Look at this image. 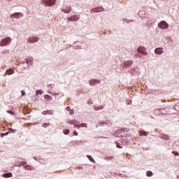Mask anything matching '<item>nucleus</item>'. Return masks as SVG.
I'll return each mask as SVG.
<instances>
[{
	"instance_id": "obj_18",
	"label": "nucleus",
	"mask_w": 179,
	"mask_h": 179,
	"mask_svg": "<svg viewBox=\"0 0 179 179\" xmlns=\"http://www.w3.org/2000/svg\"><path fill=\"white\" fill-rule=\"evenodd\" d=\"M6 75H13V73H15V71L12 69H8L6 72Z\"/></svg>"
},
{
	"instance_id": "obj_2",
	"label": "nucleus",
	"mask_w": 179,
	"mask_h": 179,
	"mask_svg": "<svg viewBox=\"0 0 179 179\" xmlns=\"http://www.w3.org/2000/svg\"><path fill=\"white\" fill-rule=\"evenodd\" d=\"M56 0H42L41 3L44 6H54Z\"/></svg>"
},
{
	"instance_id": "obj_25",
	"label": "nucleus",
	"mask_w": 179,
	"mask_h": 179,
	"mask_svg": "<svg viewBox=\"0 0 179 179\" xmlns=\"http://www.w3.org/2000/svg\"><path fill=\"white\" fill-rule=\"evenodd\" d=\"M104 124L108 125V127H111V125H112L111 122H110V121L103 122V125Z\"/></svg>"
},
{
	"instance_id": "obj_13",
	"label": "nucleus",
	"mask_w": 179,
	"mask_h": 179,
	"mask_svg": "<svg viewBox=\"0 0 179 179\" xmlns=\"http://www.w3.org/2000/svg\"><path fill=\"white\" fill-rule=\"evenodd\" d=\"M122 131H124V129H118L117 131L114 134V136H116V138H122V134H122Z\"/></svg>"
},
{
	"instance_id": "obj_42",
	"label": "nucleus",
	"mask_w": 179,
	"mask_h": 179,
	"mask_svg": "<svg viewBox=\"0 0 179 179\" xmlns=\"http://www.w3.org/2000/svg\"><path fill=\"white\" fill-rule=\"evenodd\" d=\"M9 131H14V132H16V130H13V129H12V128H10Z\"/></svg>"
},
{
	"instance_id": "obj_9",
	"label": "nucleus",
	"mask_w": 179,
	"mask_h": 179,
	"mask_svg": "<svg viewBox=\"0 0 179 179\" xmlns=\"http://www.w3.org/2000/svg\"><path fill=\"white\" fill-rule=\"evenodd\" d=\"M39 40H40V38H38V37L31 36L27 38V42L28 43H37V41H38Z\"/></svg>"
},
{
	"instance_id": "obj_16",
	"label": "nucleus",
	"mask_w": 179,
	"mask_h": 179,
	"mask_svg": "<svg viewBox=\"0 0 179 179\" xmlns=\"http://www.w3.org/2000/svg\"><path fill=\"white\" fill-rule=\"evenodd\" d=\"M72 17H73V22H78V20L80 19V16L78 15H72Z\"/></svg>"
},
{
	"instance_id": "obj_8",
	"label": "nucleus",
	"mask_w": 179,
	"mask_h": 179,
	"mask_svg": "<svg viewBox=\"0 0 179 179\" xmlns=\"http://www.w3.org/2000/svg\"><path fill=\"white\" fill-rule=\"evenodd\" d=\"M155 54H156L157 55H162L164 54V50L163 48H157L155 50Z\"/></svg>"
},
{
	"instance_id": "obj_49",
	"label": "nucleus",
	"mask_w": 179,
	"mask_h": 179,
	"mask_svg": "<svg viewBox=\"0 0 179 179\" xmlns=\"http://www.w3.org/2000/svg\"><path fill=\"white\" fill-rule=\"evenodd\" d=\"M101 110H103V107L101 108Z\"/></svg>"
},
{
	"instance_id": "obj_15",
	"label": "nucleus",
	"mask_w": 179,
	"mask_h": 179,
	"mask_svg": "<svg viewBox=\"0 0 179 179\" xmlns=\"http://www.w3.org/2000/svg\"><path fill=\"white\" fill-rule=\"evenodd\" d=\"M126 140H127V142H130V141H133L134 136H132L131 134H129V135L126 136Z\"/></svg>"
},
{
	"instance_id": "obj_37",
	"label": "nucleus",
	"mask_w": 179,
	"mask_h": 179,
	"mask_svg": "<svg viewBox=\"0 0 179 179\" xmlns=\"http://www.w3.org/2000/svg\"><path fill=\"white\" fill-rule=\"evenodd\" d=\"M48 89H49V90H52V85H49Z\"/></svg>"
},
{
	"instance_id": "obj_26",
	"label": "nucleus",
	"mask_w": 179,
	"mask_h": 179,
	"mask_svg": "<svg viewBox=\"0 0 179 179\" xmlns=\"http://www.w3.org/2000/svg\"><path fill=\"white\" fill-rule=\"evenodd\" d=\"M36 94H43V90H38L36 92Z\"/></svg>"
},
{
	"instance_id": "obj_31",
	"label": "nucleus",
	"mask_w": 179,
	"mask_h": 179,
	"mask_svg": "<svg viewBox=\"0 0 179 179\" xmlns=\"http://www.w3.org/2000/svg\"><path fill=\"white\" fill-rule=\"evenodd\" d=\"M69 113L72 115L75 114V110H73V109H70Z\"/></svg>"
},
{
	"instance_id": "obj_19",
	"label": "nucleus",
	"mask_w": 179,
	"mask_h": 179,
	"mask_svg": "<svg viewBox=\"0 0 179 179\" xmlns=\"http://www.w3.org/2000/svg\"><path fill=\"white\" fill-rule=\"evenodd\" d=\"M162 139H164V141H169V139H170V136H169L167 134H165L162 136Z\"/></svg>"
},
{
	"instance_id": "obj_35",
	"label": "nucleus",
	"mask_w": 179,
	"mask_h": 179,
	"mask_svg": "<svg viewBox=\"0 0 179 179\" xmlns=\"http://www.w3.org/2000/svg\"><path fill=\"white\" fill-rule=\"evenodd\" d=\"M45 125H47V127H48V125H50V123H43L42 124V127H45Z\"/></svg>"
},
{
	"instance_id": "obj_5",
	"label": "nucleus",
	"mask_w": 179,
	"mask_h": 179,
	"mask_svg": "<svg viewBox=\"0 0 179 179\" xmlns=\"http://www.w3.org/2000/svg\"><path fill=\"white\" fill-rule=\"evenodd\" d=\"M137 52L141 54L142 55H148L146 48H145L144 47H139L137 50Z\"/></svg>"
},
{
	"instance_id": "obj_54",
	"label": "nucleus",
	"mask_w": 179,
	"mask_h": 179,
	"mask_svg": "<svg viewBox=\"0 0 179 179\" xmlns=\"http://www.w3.org/2000/svg\"><path fill=\"white\" fill-rule=\"evenodd\" d=\"M178 156H179V154H178Z\"/></svg>"
},
{
	"instance_id": "obj_44",
	"label": "nucleus",
	"mask_w": 179,
	"mask_h": 179,
	"mask_svg": "<svg viewBox=\"0 0 179 179\" xmlns=\"http://www.w3.org/2000/svg\"><path fill=\"white\" fill-rule=\"evenodd\" d=\"M124 22H126L127 23H129V20H124Z\"/></svg>"
},
{
	"instance_id": "obj_45",
	"label": "nucleus",
	"mask_w": 179,
	"mask_h": 179,
	"mask_svg": "<svg viewBox=\"0 0 179 179\" xmlns=\"http://www.w3.org/2000/svg\"><path fill=\"white\" fill-rule=\"evenodd\" d=\"M5 135H9V132L6 133Z\"/></svg>"
},
{
	"instance_id": "obj_23",
	"label": "nucleus",
	"mask_w": 179,
	"mask_h": 179,
	"mask_svg": "<svg viewBox=\"0 0 179 179\" xmlns=\"http://www.w3.org/2000/svg\"><path fill=\"white\" fill-rule=\"evenodd\" d=\"M146 175L148 177H152V176H153V172H152L151 171H147Z\"/></svg>"
},
{
	"instance_id": "obj_32",
	"label": "nucleus",
	"mask_w": 179,
	"mask_h": 179,
	"mask_svg": "<svg viewBox=\"0 0 179 179\" xmlns=\"http://www.w3.org/2000/svg\"><path fill=\"white\" fill-rule=\"evenodd\" d=\"M7 113H8V114H11V115H15V112H12L11 110H7Z\"/></svg>"
},
{
	"instance_id": "obj_17",
	"label": "nucleus",
	"mask_w": 179,
	"mask_h": 179,
	"mask_svg": "<svg viewBox=\"0 0 179 179\" xmlns=\"http://www.w3.org/2000/svg\"><path fill=\"white\" fill-rule=\"evenodd\" d=\"M64 13H71L72 12V8L71 7H68L67 8L63 9Z\"/></svg>"
},
{
	"instance_id": "obj_30",
	"label": "nucleus",
	"mask_w": 179,
	"mask_h": 179,
	"mask_svg": "<svg viewBox=\"0 0 179 179\" xmlns=\"http://www.w3.org/2000/svg\"><path fill=\"white\" fill-rule=\"evenodd\" d=\"M116 146L117 148H119V149H122V147H121V145H120V143H118V142H115Z\"/></svg>"
},
{
	"instance_id": "obj_28",
	"label": "nucleus",
	"mask_w": 179,
	"mask_h": 179,
	"mask_svg": "<svg viewBox=\"0 0 179 179\" xmlns=\"http://www.w3.org/2000/svg\"><path fill=\"white\" fill-rule=\"evenodd\" d=\"M67 20L69 22H73V18L72 16L67 17Z\"/></svg>"
},
{
	"instance_id": "obj_14",
	"label": "nucleus",
	"mask_w": 179,
	"mask_h": 179,
	"mask_svg": "<svg viewBox=\"0 0 179 179\" xmlns=\"http://www.w3.org/2000/svg\"><path fill=\"white\" fill-rule=\"evenodd\" d=\"M4 178H10V177H13V174L12 173H6L3 174L2 176Z\"/></svg>"
},
{
	"instance_id": "obj_3",
	"label": "nucleus",
	"mask_w": 179,
	"mask_h": 179,
	"mask_svg": "<svg viewBox=\"0 0 179 179\" xmlns=\"http://www.w3.org/2000/svg\"><path fill=\"white\" fill-rule=\"evenodd\" d=\"M24 15L22 13H15L10 15V19H20V17H23Z\"/></svg>"
},
{
	"instance_id": "obj_11",
	"label": "nucleus",
	"mask_w": 179,
	"mask_h": 179,
	"mask_svg": "<svg viewBox=\"0 0 179 179\" xmlns=\"http://www.w3.org/2000/svg\"><path fill=\"white\" fill-rule=\"evenodd\" d=\"M138 16L141 17V19H145L146 16H148V13L145 10H141L138 13Z\"/></svg>"
},
{
	"instance_id": "obj_24",
	"label": "nucleus",
	"mask_w": 179,
	"mask_h": 179,
	"mask_svg": "<svg viewBox=\"0 0 179 179\" xmlns=\"http://www.w3.org/2000/svg\"><path fill=\"white\" fill-rule=\"evenodd\" d=\"M87 157H88L90 162H92V163H94V159H93V157L90 155H87Z\"/></svg>"
},
{
	"instance_id": "obj_39",
	"label": "nucleus",
	"mask_w": 179,
	"mask_h": 179,
	"mask_svg": "<svg viewBox=\"0 0 179 179\" xmlns=\"http://www.w3.org/2000/svg\"><path fill=\"white\" fill-rule=\"evenodd\" d=\"M78 135H79V134H78L77 131H74V136H78Z\"/></svg>"
},
{
	"instance_id": "obj_7",
	"label": "nucleus",
	"mask_w": 179,
	"mask_h": 179,
	"mask_svg": "<svg viewBox=\"0 0 179 179\" xmlns=\"http://www.w3.org/2000/svg\"><path fill=\"white\" fill-rule=\"evenodd\" d=\"M155 113L156 115H166V109H156Z\"/></svg>"
},
{
	"instance_id": "obj_22",
	"label": "nucleus",
	"mask_w": 179,
	"mask_h": 179,
	"mask_svg": "<svg viewBox=\"0 0 179 179\" xmlns=\"http://www.w3.org/2000/svg\"><path fill=\"white\" fill-rule=\"evenodd\" d=\"M70 133H71V131H69V129L63 130V134H64V135H69Z\"/></svg>"
},
{
	"instance_id": "obj_40",
	"label": "nucleus",
	"mask_w": 179,
	"mask_h": 179,
	"mask_svg": "<svg viewBox=\"0 0 179 179\" xmlns=\"http://www.w3.org/2000/svg\"><path fill=\"white\" fill-rule=\"evenodd\" d=\"M21 92H22V96H24V94H26V92H24V91H21Z\"/></svg>"
},
{
	"instance_id": "obj_33",
	"label": "nucleus",
	"mask_w": 179,
	"mask_h": 179,
	"mask_svg": "<svg viewBox=\"0 0 179 179\" xmlns=\"http://www.w3.org/2000/svg\"><path fill=\"white\" fill-rule=\"evenodd\" d=\"M24 169H26V170H31V169L30 168V166L29 165L25 166Z\"/></svg>"
},
{
	"instance_id": "obj_29",
	"label": "nucleus",
	"mask_w": 179,
	"mask_h": 179,
	"mask_svg": "<svg viewBox=\"0 0 179 179\" xmlns=\"http://www.w3.org/2000/svg\"><path fill=\"white\" fill-rule=\"evenodd\" d=\"M80 127H82V128L85 127V128H87V125H86L85 123H82L80 124Z\"/></svg>"
},
{
	"instance_id": "obj_6",
	"label": "nucleus",
	"mask_w": 179,
	"mask_h": 179,
	"mask_svg": "<svg viewBox=\"0 0 179 179\" xmlns=\"http://www.w3.org/2000/svg\"><path fill=\"white\" fill-rule=\"evenodd\" d=\"M101 81L97 79H93L89 81V84L90 86H96V85H100Z\"/></svg>"
},
{
	"instance_id": "obj_50",
	"label": "nucleus",
	"mask_w": 179,
	"mask_h": 179,
	"mask_svg": "<svg viewBox=\"0 0 179 179\" xmlns=\"http://www.w3.org/2000/svg\"><path fill=\"white\" fill-rule=\"evenodd\" d=\"M178 179H179V175L178 176Z\"/></svg>"
},
{
	"instance_id": "obj_10",
	"label": "nucleus",
	"mask_w": 179,
	"mask_h": 179,
	"mask_svg": "<svg viewBox=\"0 0 179 179\" xmlns=\"http://www.w3.org/2000/svg\"><path fill=\"white\" fill-rule=\"evenodd\" d=\"M22 64H26L28 66H31V65H33V57H29L25 59V62H23Z\"/></svg>"
},
{
	"instance_id": "obj_34",
	"label": "nucleus",
	"mask_w": 179,
	"mask_h": 179,
	"mask_svg": "<svg viewBox=\"0 0 179 179\" xmlns=\"http://www.w3.org/2000/svg\"><path fill=\"white\" fill-rule=\"evenodd\" d=\"M173 155H175V156H178V152L177 151H173L172 152Z\"/></svg>"
},
{
	"instance_id": "obj_1",
	"label": "nucleus",
	"mask_w": 179,
	"mask_h": 179,
	"mask_svg": "<svg viewBox=\"0 0 179 179\" xmlns=\"http://www.w3.org/2000/svg\"><path fill=\"white\" fill-rule=\"evenodd\" d=\"M12 43V38H6L0 41V47H6Z\"/></svg>"
},
{
	"instance_id": "obj_47",
	"label": "nucleus",
	"mask_w": 179,
	"mask_h": 179,
	"mask_svg": "<svg viewBox=\"0 0 179 179\" xmlns=\"http://www.w3.org/2000/svg\"><path fill=\"white\" fill-rule=\"evenodd\" d=\"M34 159L35 160H37V159H36V157H34Z\"/></svg>"
},
{
	"instance_id": "obj_43",
	"label": "nucleus",
	"mask_w": 179,
	"mask_h": 179,
	"mask_svg": "<svg viewBox=\"0 0 179 179\" xmlns=\"http://www.w3.org/2000/svg\"><path fill=\"white\" fill-rule=\"evenodd\" d=\"M54 95H55V96H59V93H57H57H55Z\"/></svg>"
},
{
	"instance_id": "obj_51",
	"label": "nucleus",
	"mask_w": 179,
	"mask_h": 179,
	"mask_svg": "<svg viewBox=\"0 0 179 179\" xmlns=\"http://www.w3.org/2000/svg\"><path fill=\"white\" fill-rule=\"evenodd\" d=\"M48 93H51L50 91H48Z\"/></svg>"
},
{
	"instance_id": "obj_27",
	"label": "nucleus",
	"mask_w": 179,
	"mask_h": 179,
	"mask_svg": "<svg viewBox=\"0 0 179 179\" xmlns=\"http://www.w3.org/2000/svg\"><path fill=\"white\" fill-rule=\"evenodd\" d=\"M47 113L49 114L50 115H54V111H52V110H47Z\"/></svg>"
},
{
	"instance_id": "obj_48",
	"label": "nucleus",
	"mask_w": 179,
	"mask_h": 179,
	"mask_svg": "<svg viewBox=\"0 0 179 179\" xmlns=\"http://www.w3.org/2000/svg\"><path fill=\"white\" fill-rule=\"evenodd\" d=\"M22 164H23V166H24V164H26V162L23 163Z\"/></svg>"
},
{
	"instance_id": "obj_36",
	"label": "nucleus",
	"mask_w": 179,
	"mask_h": 179,
	"mask_svg": "<svg viewBox=\"0 0 179 179\" xmlns=\"http://www.w3.org/2000/svg\"><path fill=\"white\" fill-rule=\"evenodd\" d=\"M74 128H78V129L80 128V124H75Z\"/></svg>"
},
{
	"instance_id": "obj_52",
	"label": "nucleus",
	"mask_w": 179,
	"mask_h": 179,
	"mask_svg": "<svg viewBox=\"0 0 179 179\" xmlns=\"http://www.w3.org/2000/svg\"><path fill=\"white\" fill-rule=\"evenodd\" d=\"M110 159H113V157H110Z\"/></svg>"
},
{
	"instance_id": "obj_46",
	"label": "nucleus",
	"mask_w": 179,
	"mask_h": 179,
	"mask_svg": "<svg viewBox=\"0 0 179 179\" xmlns=\"http://www.w3.org/2000/svg\"><path fill=\"white\" fill-rule=\"evenodd\" d=\"M6 66L2 67L3 69H5Z\"/></svg>"
},
{
	"instance_id": "obj_21",
	"label": "nucleus",
	"mask_w": 179,
	"mask_h": 179,
	"mask_svg": "<svg viewBox=\"0 0 179 179\" xmlns=\"http://www.w3.org/2000/svg\"><path fill=\"white\" fill-rule=\"evenodd\" d=\"M44 99H45V100H48V101H50V100L52 99V98H51V96H50V95H45V96H44Z\"/></svg>"
},
{
	"instance_id": "obj_20",
	"label": "nucleus",
	"mask_w": 179,
	"mask_h": 179,
	"mask_svg": "<svg viewBox=\"0 0 179 179\" xmlns=\"http://www.w3.org/2000/svg\"><path fill=\"white\" fill-rule=\"evenodd\" d=\"M139 134L141 136H148V134L143 131H140Z\"/></svg>"
},
{
	"instance_id": "obj_41",
	"label": "nucleus",
	"mask_w": 179,
	"mask_h": 179,
	"mask_svg": "<svg viewBox=\"0 0 179 179\" xmlns=\"http://www.w3.org/2000/svg\"><path fill=\"white\" fill-rule=\"evenodd\" d=\"M66 110H68V111H70L71 107L68 106V107L66 108Z\"/></svg>"
},
{
	"instance_id": "obj_4",
	"label": "nucleus",
	"mask_w": 179,
	"mask_h": 179,
	"mask_svg": "<svg viewBox=\"0 0 179 179\" xmlns=\"http://www.w3.org/2000/svg\"><path fill=\"white\" fill-rule=\"evenodd\" d=\"M158 27H159V29H169V24H167V22L166 21H161L158 24Z\"/></svg>"
},
{
	"instance_id": "obj_12",
	"label": "nucleus",
	"mask_w": 179,
	"mask_h": 179,
	"mask_svg": "<svg viewBox=\"0 0 179 179\" xmlns=\"http://www.w3.org/2000/svg\"><path fill=\"white\" fill-rule=\"evenodd\" d=\"M133 64H134V62H132L131 60L125 62L124 63V69H127V68H129V66H132Z\"/></svg>"
},
{
	"instance_id": "obj_53",
	"label": "nucleus",
	"mask_w": 179,
	"mask_h": 179,
	"mask_svg": "<svg viewBox=\"0 0 179 179\" xmlns=\"http://www.w3.org/2000/svg\"><path fill=\"white\" fill-rule=\"evenodd\" d=\"M8 1H12V0H8Z\"/></svg>"
},
{
	"instance_id": "obj_38",
	"label": "nucleus",
	"mask_w": 179,
	"mask_h": 179,
	"mask_svg": "<svg viewBox=\"0 0 179 179\" xmlns=\"http://www.w3.org/2000/svg\"><path fill=\"white\" fill-rule=\"evenodd\" d=\"M42 114H43V115H47V114H48V113H47V111H43V112L42 113Z\"/></svg>"
}]
</instances>
